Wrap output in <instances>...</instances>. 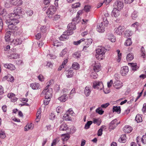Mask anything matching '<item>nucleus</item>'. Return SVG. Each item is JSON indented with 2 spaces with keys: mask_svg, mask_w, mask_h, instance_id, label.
Masks as SVG:
<instances>
[{
  "mask_svg": "<svg viewBox=\"0 0 146 146\" xmlns=\"http://www.w3.org/2000/svg\"><path fill=\"white\" fill-rule=\"evenodd\" d=\"M15 14L10 13L9 14L10 19L6 21L7 24H11L16 25L19 22L18 20L19 18H17L15 17Z\"/></svg>",
  "mask_w": 146,
  "mask_h": 146,
  "instance_id": "1",
  "label": "nucleus"
},
{
  "mask_svg": "<svg viewBox=\"0 0 146 146\" xmlns=\"http://www.w3.org/2000/svg\"><path fill=\"white\" fill-rule=\"evenodd\" d=\"M56 11V8L54 6L50 5L48 8L46 13L48 17L51 18Z\"/></svg>",
  "mask_w": 146,
  "mask_h": 146,
  "instance_id": "2",
  "label": "nucleus"
},
{
  "mask_svg": "<svg viewBox=\"0 0 146 146\" xmlns=\"http://www.w3.org/2000/svg\"><path fill=\"white\" fill-rule=\"evenodd\" d=\"M73 33V32L72 31L68 30L64 32L63 34L60 36V39L61 40H64L66 39H68L69 35H72Z\"/></svg>",
  "mask_w": 146,
  "mask_h": 146,
  "instance_id": "3",
  "label": "nucleus"
},
{
  "mask_svg": "<svg viewBox=\"0 0 146 146\" xmlns=\"http://www.w3.org/2000/svg\"><path fill=\"white\" fill-rule=\"evenodd\" d=\"M103 87V83L101 82L96 81L93 82V87L94 89L102 90Z\"/></svg>",
  "mask_w": 146,
  "mask_h": 146,
  "instance_id": "4",
  "label": "nucleus"
},
{
  "mask_svg": "<svg viewBox=\"0 0 146 146\" xmlns=\"http://www.w3.org/2000/svg\"><path fill=\"white\" fill-rule=\"evenodd\" d=\"M92 65L93 67V70L95 72H97L99 71L100 69V65L98 62L93 61Z\"/></svg>",
  "mask_w": 146,
  "mask_h": 146,
  "instance_id": "5",
  "label": "nucleus"
},
{
  "mask_svg": "<svg viewBox=\"0 0 146 146\" xmlns=\"http://www.w3.org/2000/svg\"><path fill=\"white\" fill-rule=\"evenodd\" d=\"M22 12L21 9V8L15 7L14 10V13H11L15 14V16L17 18H19L20 15L22 13Z\"/></svg>",
  "mask_w": 146,
  "mask_h": 146,
  "instance_id": "6",
  "label": "nucleus"
},
{
  "mask_svg": "<svg viewBox=\"0 0 146 146\" xmlns=\"http://www.w3.org/2000/svg\"><path fill=\"white\" fill-rule=\"evenodd\" d=\"M115 33L117 35H121L124 31V28L123 27L119 26L115 29Z\"/></svg>",
  "mask_w": 146,
  "mask_h": 146,
  "instance_id": "7",
  "label": "nucleus"
},
{
  "mask_svg": "<svg viewBox=\"0 0 146 146\" xmlns=\"http://www.w3.org/2000/svg\"><path fill=\"white\" fill-rule=\"evenodd\" d=\"M129 71L128 67L127 66L123 67L121 68L120 73L122 76H125L127 75Z\"/></svg>",
  "mask_w": 146,
  "mask_h": 146,
  "instance_id": "8",
  "label": "nucleus"
},
{
  "mask_svg": "<svg viewBox=\"0 0 146 146\" xmlns=\"http://www.w3.org/2000/svg\"><path fill=\"white\" fill-rule=\"evenodd\" d=\"M114 6L115 8H116L117 9L120 10L122 9L123 7V3L119 1H116L114 3Z\"/></svg>",
  "mask_w": 146,
  "mask_h": 146,
  "instance_id": "9",
  "label": "nucleus"
},
{
  "mask_svg": "<svg viewBox=\"0 0 146 146\" xmlns=\"http://www.w3.org/2000/svg\"><path fill=\"white\" fill-rule=\"evenodd\" d=\"M105 27L103 24V22L98 25L97 26V30L99 33H103L105 31Z\"/></svg>",
  "mask_w": 146,
  "mask_h": 146,
  "instance_id": "10",
  "label": "nucleus"
},
{
  "mask_svg": "<svg viewBox=\"0 0 146 146\" xmlns=\"http://www.w3.org/2000/svg\"><path fill=\"white\" fill-rule=\"evenodd\" d=\"M106 50L105 48L100 47L96 50V53L97 54L104 55L106 52Z\"/></svg>",
  "mask_w": 146,
  "mask_h": 146,
  "instance_id": "11",
  "label": "nucleus"
},
{
  "mask_svg": "<svg viewBox=\"0 0 146 146\" xmlns=\"http://www.w3.org/2000/svg\"><path fill=\"white\" fill-rule=\"evenodd\" d=\"M120 14V12L119 9L116 8H114L112 11L111 15L112 16L116 17L119 16Z\"/></svg>",
  "mask_w": 146,
  "mask_h": 146,
  "instance_id": "12",
  "label": "nucleus"
},
{
  "mask_svg": "<svg viewBox=\"0 0 146 146\" xmlns=\"http://www.w3.org/2000/svg\"><path fill=\"white\" fill-rule=\"evenodd\" d=\"M11 32L10 31H7L5 34L4 37L5 40L6 42H9L10 40V36Z\"/></svg>",
  "mask_w": 146,
  "mask_h": 146,
  "instance_id": "13",
  "label": "nucleus"
},
{
  "mask_svg": "<svg viewBox=\"0 0 146 146\" xmlns=\"http://www.w3.org/2000/svg\"><path fill=\"white\" fill-rule=\"evenodd\" d=\"M133 130L132 128L130 126L128 125L125 126L123 129V131L125 133H130Z\"/></svg>",
  "mask_w": 146,
  "mask_h": 146,
  "instance_id": "14",
  "label": "nucleus"
},
{
  "mask_svg": "<svg viewBox=\"0 0 146 146\" xmlns=\"http://www.w3.org/2000/svg\"><path fill=\"white\" fill-rule=\"evenodd\" d=\"M4 66L5 68L11 70H14L15 69V66L11 64H4Z\"/></svg>",
  "mask_w": 146,
  "mask_h": 146,
  "instance_id": "15",
  "label": "nucleus"
},
{
  "mask_svg": "<svg viewBox=\"0 0 146 146\" xmlns=\"http://www.w3.org/2000/svg\"><path fill=\"white\" fill-rule=\"evenodd\" d=\"M52 89L51 88L50 90H47L45 92V98H50L52 96Z\"/></svg>",
  "mask_w": 146,
  "mask_h": 146,
  "instance_id": "16",
  "label": "nucleus"
},
{
  "mask_svg": "<svg viewBox=\"0 0 146 146\" xmlns=\"http://www.w3.org/2000/svg\"><path fill=\"white\" fill-rule=\"evenodd\" d=\"M23 40L21 38H17L14 39L12 41V42L15 45H17L21 44Z\"/></svg>",
  "mask_w": 146,
  "mask_h": 146,
  "instance_id": "17",
  "label": "nucleus"
},
{
  "mask_svg": "<svg viewBox=\"0 0 146 146\" xmlns=\"http://www.w3.org/2000/svg\"><path fill=\"white\" fill-rule=\"evenodd\" d=\"M91 92V87L86 86L84 90V93L86 96L87 97L89 96Z\"/></svg>",
  "mask_w": 146,
  "mask_h": 146,
  "instance_id": "18",
  "label": "nucleus"
},
{
  "mask_svg": "<svg viewBox=\"0 0 146 146\" xmlns=\"http://www.w3.org/2000/svg\"><path fill=\"white\" fill-rule=\"evenodd\" d=\"M117 119H115L112 120L110 123V128L113 129V127H115L117 126L119 123H116L117 122Z\"/></svg>",
  "mask_w": 146,
  "mask_h": 146,
  "instance_id": "19",
  "label": "nucleus"
},
{
  "mask_svg": "<svg viewBox=\"0 0 146 146\" xmlns=\"http://www.w3.org/2000/svg\"><path fill=\"white\" fill-rule=\"evenodd\" d=\"M67 28H68V30H69L73 31L72 30H75L76 28L75 24L72 23H69L67 26Z\"/></svg>",
  "mask_w": 146,
  "mask_h": 146,
  "instance_id": "20",
  "label": "nucleus"
},
{
  "mask_svg": "<svg viewBox=\"0 0 146 146\" xmlns=\"http://www.w3.org/2000/svg\"><path fill=\"white\" fill-rule=\"evenodd\" d=\"M30 86L33 90H37L39 88L40 85L37 83H34L31 84Z\"/></svg>",
  "mask_w": 146,
  "mask_h": 146,
  "instance_id": "21",
  "label": "nucleus"
},
{
  "mask_svg": "<svg viewBox=\"0 0 146 146\" xmlns=\"http://www.w3.org/2000/svg\"><path fill=\"white\" fill-rule=\"evenodd\" d=\"M115 88L119 89L123 86L122 83L120 81H117L115 83V85L114 86Z\"/></svg>",
  "mask_w": 146,
  "mask_h": 146,
  "instance_id": "22",
  "label": "nucleus"
},
{
  "mask_svg": "<svg viewBox=\"0 0 146 146\" xmlns=\"http://www.w3.org/2000/svg\"><path fill=\"white\" fill-rule=\"evenodd\" d=\"M68 98V96H67V95L66 94H64L59 97L58 99L61 102H64L66 101Z\"/></svg>",
  "mask_w": 146,
  "mask_h": 146,
  "instance_id": "23",
  "label": "nucleus"
},
{
  "mask_svg": "<svg viewBox=\"0 0 146 146\" xmlns=\"http://www.w3.org/2000/svg\"><path fill=\"white\" fill-rule=\"evenodd\" d=\"M128 65L131 67V69L134 71H136L138 68L136 63H129Z\"/></svg>",
  "mask_w": 146,
  "mask_h": 146,
  "instance_id": "24",
  "label": "nucleus"
},
{
  "mask_svg": "<svg viewBox=\"0 0 146 146\" xmlns=\"http://www.w3.org/2000/svg\"><path fill=\"white\" fill-rule=\"evenodd\" d=\"M11 3L14 6H20L22 4L23 1L22 0H15L14 1L11 2Z\"/></svg>",
  "mask_w": 146,
  "mask_h": 146,
  "instance_id": "25",
  "label": "nucleus"
},
{
  "mask_svg": "<svg viewBox=\"0 0 146 146\" xmlns=\"http://www.w3.org/2000/svg\"><path fill=\"white\" fill-rule=\"evenodd\" d=\"M8 25V28L11 30H17L18 29L17 27L15 25H13L11 24H7Z\"/></svg>",
  "mask_w": 146,
  "mask_h": 146,
  "instance_id": "26",
  "label": "nucleus"
},
{
  "mask_svg": "<svg viewBox=\"0 0 146 146\" xmlns=\"http://www.w3.org/2000/svg\"><path fill=\"white\" fill-rule=\"evenodd\" d=\"M119 141L121 143H125L126 141V135L125 134L122 135L119 139Z\"/></svg>",
  "mask_w": 146,
  "mask_h": 146,
  "instance_id": "27",
  "label": "nucleus"
},
{
  "mask_svg": "<svg viewBox=\"0 0 146 146\" xmlns=\"http://www.w3.org/2000/svg\"><path fill=\"white\" fill-rule=\"evenodd\" d=\"M134 58L133 55L132 53H129L127 56L126 60L128 61H130L132 60Z\"/></svg>",
  "mask_w": 146,
  "mask_h": 146,
  "instance_id": "28",
  "label": "nucleus"
},
{
  "mask_svg": "<svg viewBox=\"0 0 146 146\" xmlns=\"http://www.w3.org/2000/svg\"><path fill=\"white\" fill-rule=\"evenodd\" d=\"M68 128L67 125L65 123H63L61 124L60 127V130L61 131H66Z\"/></svg>",
  "mask_w": 146,
  "mask_h": 146,
  "instance_id": "29",
  "label": "nucleus"
},
{
  "mask_svg": "<svg viewBox=\"0 0 146 146\" xmlns=\"http://www.w3.org/2000/svg\"><path fill=\"white\" fill-rule=\"evenodd\" d=\"M62 140L64 141L67 140L70 138V136L68 134H62L61 136Z\"/></svg>",
  "mask_w": 146,
  "mask_h": 146,
  "instance_id": "30",
  "label": "nucleus"
},
{
  "mask_svg": "<svg viewBox=\"0 0 146 146\" xmlns=\"http://www.w3.org/2000/svg\"><path fill=\"white\" fill-rule=\"evenodd\" d=\"M74 75V72L72 70H69L68 72L66 74V76L68 78H70L73 76Z\"/></svg>",
  "mask_w": 146,
  "mask_h": 146,
  "instance_id": "31",
  "label": "nucleus"
},
{
  "mask_svg": "<svg viewBox=\"0 0 146 146\" xmlns=\"http://www.w3.org/2000/svg\"><path fill=\"white\" fill-rule=\"evenodd\" d=\"M112 111L113 112H117L118 113H120L121 112L120 107L113 106L112 109Z\"/></svg>",
  "mask_w": 146,
  "mask_h": 146,
  "instance_id": "32",
  "label": "nucleus"
},
{
  "mask_svg": "<svg viewBox=\"0 0 146 146\" xmlns=\"http://www.w3.org/2000/svg\"><path fill=\"white\" fill-rule=\"evenodd\" d=\"M135 120L137 123L142 122V119L141 115L139 114H137L135 117Z\"/></svg>",
  "mask_w": 146,
  "mask_h": 146,
  "instance_id": "33",
  "label": "nucleus"
},
{
  "mask_svg": "<svg viewBox=\"0 0 146 146\" xmlns=\"http://www.w3.org/2000/svg\"><path fill=\"white\" fill-rule=\"evenodd\" d=\"M108 39L112 42H114L115 40V37L112 34H109L108 36Z\"/></svg>",
  "mask_w": 146,
  "mask_h": 146,
  "instance_id": "34",
  "label": "nucleus"
},
{
  "mask_svg": "<svg viewBox=\"0 0 146 146\" xmlns=\"http://www.w3.org/2000/svg\"><path fill=\"white\" fill-rule=\"evenodd\" d=\"M141 56L143 58H145L146 56V52L144 48L142 46L141 49Z\"/></svg>",
  "mask_w": 146,
  "mask_h": 146,
  "instance_id": "35",
  "label": "nucleus"
},
{
  "mask_svg": "<svg viewBox=\"0 0 146 146\" xmlns=\"http://www.w3.org/2000/svg\"><path fill=\"white\" fill-rule=\"evenodd\" d=\"M9 58L10 57V58L11 59H17L19 57V55L18 54H11L10 56H8Z\"/></svg>",
  "mask_w": 146,
  "mask_h": 146,
  "instance_id": "36",
  "label": "nucleus"
},
{
  "mask_svg": "<svg viewBox=\"0 0 146 146\" xmlns=\"http://www.w3.org/2000/svg\"><path fill=\"white\" fill-rule=\"evenodd\" d=\"M132 34V31L129 30H126L124 33L125 37H127L131 36Z\"/></svg>",
  "mask_w": 146,
  "mask_h": 146,
  "instance_id": "37",
  "label": "nucleus"
},
{
  "mask_svg": "<svg viewBox=\"0 0 146 146\" xmlns=\"http://www.w3.org/2000/svg\"><path fill=\"white\" fill-rule=\"evenodd\" d=\"M72 67L73 69L75 70H78L80 68L78 64L76 62L73 63L72 66Z\"/></svg>",
  "mask_w": 146,
  "mask_h": 146,
  "instance_id": "38",
  "label": "nucleus"
},
{
  "mask_svg": "<svg viewBox=\"0 0 146 146\" xmlns=\"http://www.w3.org/2000/svg\"><path fill=\"white\" fill-rule=\"evenodd\" d=\"M132 41L130 38H128L125 41L124 44L126 46H130L132 44Z\"/></svg>",
  "mask_w": 146,
  "mask_h": 146,
  "instance_id": "39",
  "label": "nucleus"
},
{
  "mask_svg": "<svg viewBox=\"0 0 146 146\" xmlns=\"http://www.w3.org/2000/svg\"><path fill=\"white\" fill-rule=\"evenodd\" d=\"M6 135L4 131L1 130L0 131V138L4 139L6 137Z\"/></svg>",
  "mask_w": 146,
  "mask_h": 146,
  "instance_id": "40",
  "label": "nucleus"
},
{
  "mask_svg": "<svg viewBox=\"0 0 146 146\" xmlns=\"http://www.w3.org/2000/svg\"><path fill=\"white\" fill-rule=\"evenodd\" d=\"M138 16L137 13L135 11H134L131 15V17L133 19H135Z\"/></svg>",
  "mask_w": 146,
  "mask_h": 146,
  "instance_id": "41",
  "label": "nucleus"
},
{
  "mask_svg": "<svg viewBox=\"0 0 146 146\" xmlns=\"http://www.w3.org/2000/svg\"><path fill=\"white\" fill-rule=\"evenodd\" d=\"M67 52V50L66 48H65L62 50L60 54V56L61 57H63L64 56Z\"/></svg>",
  "mask_w": 146,
  "mask_h": 146,
  "instance_id": "42",
  "label": "nucleus"
},
{
  "mask_svg": "<svg viewBox=\"0 0 146 146\" xmlns=\"http://www.w3.org/2000/svg\"><path fill=\"white\" fill-rule=\"evenodd\" d=\"M92 121H88L85 125L84 128L85 129H87L90 127L91 125L92 124Z\"/></svg>",
  "mask_w": 146,
  "mask_h": 146,
  "instance_id": "43",
  "label": "nucleus"
},
{
  "mask_svg": "<svg viewBox=\"0 0 146 146\" xmlns=\"http://www.w3.org/2000/svg\"><path fill=\"white\" fill-rule=\"evenodd\" d=\"M96 112L99 114L102 115L104 113V111L101 108H98L96 110Z\"/></svg>",
  "mask_w": 146,
  "mask_h": 146,
  "instance_id": "44",
  "label": "nucleus"
},
{
  "mask_svg": "<svg viewBox=\"0 0 146 146\" xmlns=\"http://www.w3.org/2000/svg\"><path fill=\"white\" fill-rule=\"evenodd\" d=\"M92 41V40L91 38L87 39L85 41V44L86 45L89 46V45L91 44Z\"/></svg>",
  "mask_w": 146,
  "mask_h": 146,
  "instance_id": "45",
  "label": "nucleus"
},
{
  "mask_svg": "<svg viewBox=\"0 0 146 146\" xmlns=\"http://www.w3.org/2000/svg\"><path fill=\"white\" fill-rule=\"evenodd\" d=\"M104 55L96 54L95 56L97 59L99 60H101L103 59Z\"/></svg>",
  "mask_w": 146,
  "mask_h": 146,
  "instance_id": "46",
  "label": "nucleus"
},
{
  "mask_svg": "<svg viewBox=\"0 0 146 146\" xmlns=\"http://www.w3.org/2000/svg\"><path fill=\"white\" fill-rule=\"evenodd\" d=\"M116 51L118 54V59H117V60L118 62H119L120 61L122 54L121 53H120V51L119 50H117Z\"/></svg>",
  "mask_w": 146,
  "mask_h": 146,
  "instance_id": "47",
  "label": "nucleus"
},
{
  "mask_svg": "<svg viewBox=\"0 0 146 146\" xmlns=\"http://www.w3.org/2000/svg\"><path fill=\"white\" fill-rule=\"evenodd\" d=\"M84 40L85 39L84 38H82L78 41L74 42L73 44L75 45H78L80 44L82 42L84 41Z\"/></svg>",
  "mask_w": 146,
  "mask_h": 146,
  "instance_id": "48",
  "label": "nucleus"
},
{
  "mask_svg": "<svg viewBox=\"0 0 146 146\" xmlns=\"http://www.w3.org/2000/svg\"><path fill=\"white\" fill-rule=\"evenodd\" d=\"M80 3L78 2L73 4L72 5V7L74 8H76L80 7Z\"/></svg>",
  "mask_w": 146,
  "mask_h": 146,
  "instance_id": "49",
  "label": "nucleus"
},
{
  "mask_svg": "<svg viewBox=\"0 0 146 146\" xmlns=\"http://www.w3.org/2000/svg\"><path fill=\"white\" fill-rule=\"evenodd\" d=\"M65 119L66 120L70 121L71 120L69 115L67 113L65 114L63 116Z\"/></svg>",
  "mask_w": 146,
  "mask_h": 146,
  "instance_id": "50",
  "label": "nucleus"
},
{
  "mask_svg": "<svg viewBox=\"0 0 146 146\" xmlns=\"http://www.w3.org/2000/svg\"><path fill=\"white\" fill-rule=\"evenodd\" d=\"M27 14L29 16H31L33 14V11L32 10L30 9H28L26 12Z\"/></svg>",
  "mask_w": 146,
  "mask_h": 146,
  "instance_id": "51",
  "label": "nucleus"
},
{
  "mask_svg": "<svg viewBox=\"0 0 146 146\" xmlns=\"http://www.w3.org/2000/svg\"><path fill=\"white\" fill-rule=\"evenodd\" d=\"M103 24L104 26H107L108 23V21L107 20V18L106 17L104 18L103 19Z\"/></svg>",
  "mask_w": 146,
  "mask_h": 146,
  "instance_id": "52",
  "label": "nucleus"
},
{
  "mask_svg": "<svg viewBox=\"0 0 146 146\" xmlns=\"http://www.w3.org/2000/svg\"><path fill=\"white\" fill-rule=\"evenodd\" d=\"M50 98H45V99L44 100V103L46 105H48L50 101Z\"/></svg>",
  "mask_w": 146,
  "mask_h": 146,
  "instance_id": "53",
  "label": "nucleus"
},
{
  "mask_svg": "<svg viewBox=\"0 0 146 146\" xmlns=\"http://www.w3.org/2000/svg\"><path fill=\"white\" fill-rule=\"evenodd\" d=\"M96 72H93L91 74V77L94 79L96 78L98 76V74L96 73Z\"/></svg>",
  "mask_w": 146,
  "mask_h": 146,
  "instance_id": "54",
  "label": "nucleus"
},
{
  "mask_svg": "<svg viewBox=\"0 0 146 146\" xmlns=\"http://www.w3.org/2000/svg\"><path fill=\"white\" fill-rule=\"evenodd\" d=\"M91 9V7L88 5H86L84 8V10L86 12L89 11L90 9Z\"/></svg>",
  "mask_w": 146,
  "mask_h": 146,
  "instance_id": "55",
  "label": "nucleus"
},
{
  "mask_svg": "<svg viewBox=\"0 0 146 146\" xmlns=\"http://www.w3.org/2000/svg\"><path fill=\"white\" fill-rule=\"evenodd\" d=\"M3 27V23L2 19L0 17V31H1Z\"/></svg>",
  "mask_w": 146,
  "mask_h": 146,
  "instance_id": "56",
  "label": "nucleus"
},
{
  "mask_svg": "<svg viewBox=\"0 0 146 146\" xmlns=\"http://www.w3.org/2000/svg\"><path fill=\"white\" fill-rule=\"evenodd\" d=\"M142 142L144 144L146 143V136L145 135L143 136L141 139Z\"/></svg>",
  "mask_w": 146,
  "mask_h": 146,
  "instance_id": "57",
  "label": "nucleus"
},
{
  "mask_svg": "<svg viewBox=\"0 0 146 146\" xmlns=\"http://www.w3.org/2000/svg\"><path fill=\"white\" fill-rule=\"evenodd\" d=\"M102 131L103 130L102 128L99 129L98 131V135L99 136H101L102 134Z\"/></svg>",
  "mask_w": 146,
  "mask_h": 146,
  "instance_id": "58",
  "label": "nucleus"
},
{
  "mask_svg": "<svg viewBox=\"0 0 146 146\" xmlns=\"http://www.w3.org/2000/svg\"><path fill=\"white\" fill-rule=\"evenodd\" d=\"M142 110L143 113H145L146 112V103H144L143 104Z\"/></svg>",
  "mask_w": 146,
  "mask_h": 146,
  "instance_id": "59",
  "label": "nucleus"
},
{
  "mask_svg": "<svg viewBox=\"0 0 146 146\" xmlns=\"http://www.w3.org/2000/svg\"><path fill=\"white\" fill-rule=\"evenodd\" d=\"M28 125V128L29 129H32L34 127L33 124L32 123H31L30 124H27Z\"/></svg>",
  "mask_w": 146,
  "mask_h": 146,
  "instance_id": "60",
  "label": "nucleus"
},
{
  "mask_svg": "<svg viewBox=\"0 0 146 146\" xmlns=\"http://www.w3.org/2000/svg\"><path fill=\"white\" fill-rule=\"evenodd\" d=\"M59 141L58 139H56L54 140L52 143L51 146H53V145H56L57 142Z\"/></svg>",
  "mask_w": 146,
  "mask_h": 146,
  "instance_id": "61",
  "label": "nucleus"
},
{
  "mask_svg": "<svg viewBox=\"0 0 146 146\" xmlns=\"http://www.w3.org/2000/svg\"><path fill=\"white\" fill-rule=\"evenodd\" d=\"M41 113V111L40 109H39L38 110L36 114V116L37 118L40 117V115Z\"/></svg>",
  "mask_w": 146,
  "mask_h": 146,
  "instance_id": "62",
  "label": "nucleus"
},
{
  "mask_svg": "<svg viewBox=\"0 0 146 146\" xmlns=\"http://www.w3.org/2000/svg\"><path fill=\"white\" fill-rule=\"evenodd\" d=\"M109 105V103H107L105 104L102 105L101 106V107L103 108H106Z\"/></svg>",
  "mask_w": 146,
  "mask_h": 146,
  "instance_id": "63",
  "label": "nucleus"
},
{
  "mask_svg": "<svg viewBox=\"0 0 146 146\" xmlns=\"http://www.w3.org/2000/svg\"><path fill=\"white\" fill-rule=\"evenodd\" d=\"M38 78L39 80L41 81H43L44 80L43 76L41 75H39L38 76Z\"/></svg>",
  "mask_w": 146,
  "mask_h": 146,
  "instance_id": "64",
  "label": "nucleus"
}]
</instances>
